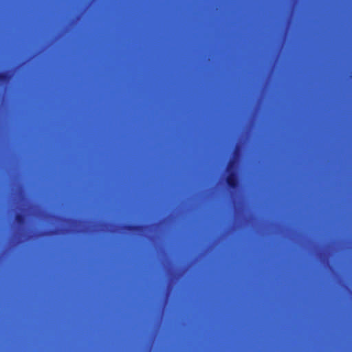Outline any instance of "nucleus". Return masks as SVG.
Here are the masks:
<instances>
[{
	"label": "nucleus",
	"instance_id": "nucleus-4",
	"mask_svg": "<svg viewBox=\"0 0 352 352\" xmlns=\"http://www.w3.org/2000/svg\"><path fill=\"white\" fill-rule=\"evenodd\" d=\"M15 220L19 225H23L25 222V217L23 214L18 213L15 216Z\"/></svg>",
	"mask_w": 352,
	"mask_h": 352
},
{
	"label": "nucleus",
	"instance_id": "nucleus-1",
	"mask_svg": "<svg viewBox=\"0 0 352 352\" xmlns=\"http://www.w3.org/2000/svg\"><path fill=\"white\" fill-rule=\"evenodd\" d=\"M235 165L234 160L229 161L227 166V171L228 174L226 178V182L228 186L231 189H236L239 186V179L236 173L233 170Z\"/></svg>",
	"mask_w": 352,
	"mask_h": 352
},
{
	"label": "nucleus",
	"instance_id": "nucleus-3",
	"mask_svg": "<svg viewBox=\"0 0 352 352\" xmlns=\"http://www.w3.org/2000/svg\"><path fill=\"white\" fill-rule=\"evenodd\" d=\"M11 78V75L7 72H0V82H6Z\"/></svg>",
	"mask_w": 352,
	"mask_h": 352
},
{
	"label": "nucleus",
	"instance_id": "nucleus-2",
	"mask_svg": "<svg viewBox=\"0 0 352 352\" xmlns=\"http://www.w3.org/2000/svg\"><path fill=\"white\" fill-rule=\"evenodd\" d=\"M144 226L143 225H133L128 224L124 226V229L131 232H141L144 229Z\"/></svg>",
	"mask_w": 352,
	"mask_h": 352
}]
</instances>
